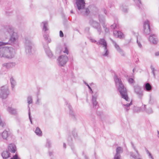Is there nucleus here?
Masks as SVG:
<instances>
[{"label":"nucleus","instance_id":"obj_20","mask_svg":"<svg viewBox=\"0 0 159 159\" xmlns=\"http://www.w3.org/2000/svg\"><path fill=\"white\" fill-rule=\"evenodd\" d=\"M143 89L145 91L149 92L152 90V87L150 83H146L144 85Z\"/></svg>","mask_w":159,"mask_h":159},{"label":"nucleus","instance_id":"obj_13","mask_svg":"<svg viewBox=\"0 0 159 159\" xmlns=\"http://www.w3.org/2000/svg\"><path fill=\"white\" fill-rule=\"evenodd\" d=\"M131 145L132 148H133L134 150L137 153V155H136L135 154H134L133 152H130V156L132 157L134 159H136L137 158L139 157L140 155L138 151L136 148V147L134 146V144L133 143H131Z\"/></svg>","mask_w":159,"mask_h":159},{"label":"nucleus","instance_id":"obj_12","mask_svg":"<svg viewBox=\"0 0 159 159\" xmlns=\"http://www.w3.org/2000/svg\"><path fill=\"white\" fill-rule=\"evenodd\" d=\"M110 39L114 45L115 48L116 50L121 54L122 56H124L125 54L123 50L120 48L119 45L113 39L110 38Z\"/></svg>","mask_w":159,"mask_h":159},{"label":"nucleus","instance_id":"obj_48","mask_svg":"<svg viewBox=\"0 0 159 159\" xmlns=\"http://www.w3.org/2000/svg\"><path fill=\"white\" fill-rule=\"evenodd\" d=\"M65 50L63 51V52L64 53H66L67 54L69 53V51L66 47L65 48Z\"/></svg>","mask_w":159,"mask_h":159},{"label":"nucleus","instance_id":"obj_8","mask_svg":"<svg viewBox=\"0 0 159 159\" xmlns=\"http://www.w3.org/2000/svg\"><path fill=\"white\" fill-rule=\"evenodd\" d=\"M68 60L67 56L65 55H61L59 56L57 61L58 65L60 67L64 66Z\"/></svg>","mask_w":159,"mask_h":159},{"label":"nucleus","instance_id":"obj_44","mask_svg":"<svg viewBox=\"0 0 159 159\" xmlns=\"http://www.w3.org/2000/svg\"><path fill=\"white\" fill-rule=\"evenodd\" d=\"M29 108V119H30V122L31 123V124H32V119H31V117L30 116V107H29V105L28 106V107Z\"/></svg>","mask_w":159,"mask_h":159},{"label":"nucleus","instance_id":"obj_58","mask_svg":"<svg viewBox=\"0 0 159 159\" xmlns=\"http://www.w3.org/2000/svg\"><path fill=\"white\" fill-rule=\"evenodd\" d=\"M143 108H144V110H145L146 105H143Z\"/></svg>","mask_w":159,"mask_h":159},{"label":"nucleus","instance_id":"obj_50","mask_svg":"<svg viewBox=\"0 0 159 159\" xmlns=\"http://www.w3.org/2000/svg\"><path fill=\"white\" fill-rule=\"evenodd\" d=\"M60 36L61 37H62L64 36V34L62 31H60Z\"/></svg>","mask_w":159,"mask_h":159},{"label":"nucleus","instance_id":"obj_15","mask_svg":"<svg viewBox=\"0 0 159 159\" xmlns=\"http://www.w3.org/2000/svg\"><path fill=\"white\" fill-rule=\"evenodd\" d=\"M66 105L67 106L69 110V115L73 119H75V114L72 109L70 105V104L68 103V102L66 101L65 102Z\"/></svg>","mask_w":159,"mask_h":159},{"label":"nucleus","instance_id":"obj_36","mask_svg":"<svg viewBox=\"0 0 159 159\" xmlns=\"http://www.w3.org/2000/svg\"><path fill=\"white\" fill-rule=\"evenodd\" d=\"M118 26V25L116 23H114L113 25H111V28L112 29H114L116 28H117Z\"/></svg>","mask_w":159,"mask_h":159},{"label":"nucleus","instance_id":"obj_7","mask_svg":"<svg viewBox=\"0 0 159 159\" xmlns=\"http://www.w3.org/2000/svg\"><path fill=\"white\" fill-rule=\"evenodd\" d=\"M9 94L7 86L5 85L1 87L0 91V97L2 99L7 98Z\"/></svg>","mask_w":159,"mask_h":159},{"label":"nucleus","instance_id":"obj_32","mask_svg":"<svg viewBox=\"0 0 159 159\" xmlns=\"http://www.w3.org/2000/svg\"><path fill=\"white\" fill-rule=\"evenodd\" d=\"M146 111L148 114H152L153 112V111L151 107H149L146 109Z\"/></svg>","mask_w":159,"mask_h":159},{"label":"nucleus","instance_id":"obj_21","mask_svg":"<svg viewBox=\"0 0 159 159\" xmlns=\"http://www.w3.org/2000/svg\"><path fill=\"white\" fill-rule=\"evenodd\" d=\"M10 154L9 151L6 150L3 152L2 153V156L4 159H7L10 157Z\"/></svg>","mask_w":159,"mask_h":159},{"label":"nucleus","instance_id":"obj_53","mask_svg":"<svg viewBox=\"0 0 159 159\" xmlns=\"http://www.w3.org/2000/svg\"><path fill=\"white\" fill-rule=\"evenodd\" d=\"M150 68L152 70V72H154L155 71V69L152 65L151 66Z\"/></svg>","mask_w":159,"mask_h":159},{"label":"nucleus","instance_id":"obj_1","mask_svg":"<svg viewBox=\"0 0 159 159\" xmlns=\"http://www.w3.org/2000/svg\"><path fill=\"white\" fill-rule=\"evenodd\" d=\"M3 34L7 36H9L10 38L7 44H11L17 42L18 36L17 33L14 31L13 28L11 27H7L5 28L0 30V34Z\"/></svg>","mask_w":159,"mask_h":159},{"label":"nucleus","instance_id":"obj_2","mask_svg":"<svg viewBox=\"0 0 159 159\" xmlns=\"http://www.w3.org/2000/svg\"><path fill=\"white\" fill-rule=\"evenodd\" d=\"M116 86V87L120 92L121 97L125 99L126 101L128 100V97L127 95V93L126 89L125 87L122 82L120 78L118 77L116 75L114 77Z\"/></svg>","mask_w":159,"mask_h":159},{"label":"nucleus","instance_id":"obj_39","mask_svg":"<svg viewBox=\"0 0 159 159\" xmlns=\"http://www.w3.org/2000/svg\"><path fill=\"white\" fill-rule=\"evenodd\" d=\"M120 155L115 154L114 157V159H120Z\"/></svg>","mask_w":159,"mask_h":159},{"label":"nucleus","instance_id":"obj_3","mask_svg":"<svg viewBox=\"0 0 159 159\" xmlns=\"http://www.w3.org/2000/svg\"><path fill=\"white\" fill-rule=\"evenodd\" d=\"M15 54V50L12 47L4 46L0 48L1 57L10 59L13 58Z\"/></svg>","mask_w":159,"mask_h":159},{"label":"nucleus","instance_id":"obj_37","mask_svg":"<svg viewBox=\"0 0 159 159\" xmlns=\"http://www.w3.org/2000/svg\"><path fill=\"white\" fill-rule=\"evenodd\" d=\"M84 83L86 86H88V87L89 88V89L90 90L91 93H93V91H92V89L90 87L89 85L87 83H86L85 81H84Z\"/></svg>","mask_w":159,"mask_h":159},{"label":"nucleus","instance_id":"obj_22","mask_svg":"<svg viewBox=\"0 0 159 159\" xmlns=\"http://www.w3.org/2000/svg\"><path fill=\"white\" fill-rule=\"evenodd\" d=\"M7 110L12 115H15L17 113L16 110L11 107H8Z\"/></svg>","mask_w":159,"mask_h":159},{"label":"nucleus","instance_id":"obj_47","mask_svg":"<svg viewBox=\"0 0 159 159\" xmlns=\"http://www.w3.org/2000/svg\"><path fill=\"white\" fill-rule=\"evenodd\" d=\"M128 81L130 83H133L134 82V80L132 78L129 79L128 80Z\"/></svg>","mask_w":159,"mask_h":159},{"label":"nucleus","instance_id":"obj_16","mask_svg":"<svg viewBox=\"0 0 159 159\" xmlns=\"http://www.w3.org/2000/svg\"><path fill=\"white\" fill-rule=\"evenodd\" d=\"M42 26V30L44 32H47L49 29L48 28V24L47 21H44L42 22L41 24Z\"/></svg>","mask_w":159,"mask_h":159},{"label":"nucleus","instance_id":"obj_41","mask_svg":"<svg viewBox=\"0 0 159 159\" xmlns=\"http://www.w3.org/2000/svg\"><path fill=\"white\" fill-rule=\"evenodd\" d=\"M134 111L136 112L140 111L142 109L140 107H135L134 109Z\"/></svg>","mask_w":159,"mask_h":159},{"label":"nucleus","instance_id":"obj_27","mask_svg":"<svg viewBox=\"0 0 159 159\" xmlns=\"http://www.w3.org/2000/svg\"><path fill=\"white\" fill-rule=\"evenodd\" d=\"M123 152V148L120 147H117L116 149V154L117 155H120V154L122 153Z\"/></svg>","mask_w":159,"mask_h":159},{"label":"nucleus","instance_id":"obj_10","mask_svg":"<svg viewBox=\"0 0 159 159\" xmlns=\"http://www.w3.org/2000/svg\"><path fill=\"white\" fill-rule=\"evenodd\" d=\"M134 93L137 95L138 98L140 99H142L143 96V91L142 90L141 88L137 85L134 87Z\"/></svg>","mask_w":159,"mask_h":159},{"label":"nucleus","instance_id":"obj_24","mask_svg":"<svg viewBox=\"0 0 159 159\" xmlns=\"http://www.w3.org/2000/svg\"><path fill=\"white\" fill-rule=\"evenodd\" d=\"M156 99L155 98L151 95H150L148 103L149 104L152 105L156 102Z\"/></svg>","mask_w":159,"mask_h":159},{"label":"nucleus","instance_id":"obj_59","mask_svg":"<svg viewBox=\"0 0 159 159\" xmlns=\"http://www.w3.org/2000/svg\"><path fill=\"white\" fill-rule=\"evenodd\" d=\"M52 155V152H49V156H51Z\"/></svg>","mask_w":159,"mask_h":159},{"label":"nucleus","instance_id":"obj_64","mask_svg":"<svg viewBox=\"0 0 159 159\" xmlns=\"http://www.w3.org/2000/svg\"><path fill=\"white\" fill-rule=\"evenodd\" d=\"M138 2H139L140 4H141V0H138Z\"/></svg>","mask_w":159,"mask_h":159},{"label":"nucleus","instance_id":"obj_26","mask_svg":"<svg viewBox=\"0 0 159 159\" xmlns=\"http://www.w3.org/2000/svg\"><path fill=\"white\" fill-rule=\"evenodd\" d=\"M10 81L12 89H13L16 85V81L12 77L10 78Z\"/></svg>","mask_w":159,"mask_h":159},{"label":"nucleus","instance_id":"obj_49","mask_svg":"<svg viewBox=\"0 0 159 159\" xmlns=\"http://www.w3.org/2000/svg\"><path fill=\"white\" fill-rule=\"evenodd\" d=\"M121 8H122L123 11L124 12H127L128 11V9L126 8H123L121 6Z\"/></svg>","mask_w":159,"mask_h":159},{"label":"nucleus","instance_id":"obj_4","mask_svg":"<svg viewBox=\"0 0 159 159\" xmlns=\"http://www.w3.org/2000/svg\"><path fill=\"white\" fill-rule=\"evenodd\" d=\"M25 52L27 54H31L34 43L29 37H26L25 38Z\"/></svg>","mask_w":159,"mask_h":159},{"label":"nucleus","instance_id":"obj_19","mask_svg":"<svg viewBox=\"0 0 159 159\" xmlns=\"http://www.w3.org/2000/svg\"><path fill=\"white\" fill-rule=\"evenodd\" d=\"M44 49L45 53L47 56L49 58H52L53 55L49 48L47 47Z\"/></svg>","mask_w":159,"mask_h":159},{"label":"nucleus","instance_id":"obj_46","mask_svg":"<svg viewBox=\"0 0 159 159\" xmlns=\"http://www.w3.org/2000/svg\"><path fill=\"white\" fill-rule=\"evenodd\" d=\"M7 43L6 42H0V48L2 47V46L7 45Z\"/></svg>","mask_w":159,"mask_h":159},{"label":"nucleus","instance_id":"obj_38","mask_svg":"<svg viewBox=\"0 0 159 159\" xmlns=\"http://www.w3.org/2000/svg\"><path fill=\"white\" fill-rule=\"evenodd\" d=\"M103 28H104V29L105 32L106 33H108V32L109 31V30L107 28L105 25H103Z\"/></svg>","mask_w":159,"mask_h":159},{"label":"nucleus","instance_id":"obj_11","mask_svg":"<svg viewBox=\"0 0 159 159\" xmlns=\"http://www.w3.org/2000/svg\"><path fill=\"white\" fill-rule=\"evenodd\" d=\"M143 32L146 35H149L151 32L149 22L148 20H145L143 24Z\"/></svg>","mask_w":159,"mask_h":159},{"label":"nucleus","instance_id":"obj_40","mask_svg":"<svg viewBox=\"0 0 159 159\" xmlns=\"http://www.w3.org/2000/svg\"><path fill=\"white\" fill-rule=\"evenodd\" d=\"M90 30L89 27H86L85 28L84 31L87 34H89V33Z\"/></svg>","mask_w":159,"mask_h":159},{"label":"nucleus","instance_id":"obj_34","mask_svg":"<svg viewBox=\"0 0 159 159\" xmlns=\"http://www.w3.org/2000/svg\"><path fill=\"white\" fill-rule=\"evenodd\" d=\"M117 38L120 39L123 38L124 37V35L121 32L119 31L118 34Z\"/></svg>","mask_w":159,"mask_h":159},{"label":"nucleus","instance_id":"obj_14","mask_svg":"<svg viewBox=\"0 0 159 159\" xmlns=\"http://www.w3.org/2000/svg\"><path fill=\"white\" fill-rule=\"evenodd\" d=\"M150 42L153 44H156L158 42V39L157 36L154 34H151L148 38Z\"/></svg>","mask_w":159,"mask_h":159},{"label":"nucleus","instance_id":"obj_35","mask_svg":"<svg viewBox=\"0 0 159 159\" xmlns=\"http://www.w3.org/2000/svg\"><path fill=\"white\" fill-rule=\"evenodd\" d=\"M39 94L37 95V99L36 101V102L35 103L37 105H39L40 103L41 99L39 98L38 97Z\"/></svg>","mask_w":159,"mask_h":159},{"label":"nucleus","instance_id":"obj_61","mask_svg":"<svg viewBox=\"0 0 159 159\" xmlns=\"http://www.w3.org/2000/svg\"><path fill=\"white\" fill-rule=\"evenodd\" d=\"M152 72V74H153L154 77H155V75L154 71Z\"/></svg>","mask_w":159,"mask_h":159},{"label":"nucleus","instance_id":"obj_52","mask_svg":"<svg viewBox=\"0 0 159 159\" xmlns=\"http://www.w3.org/2000/svg\"><path fill=\"white\" fill-rule=\"evenodd\" d=\"M68 141L69 144L71 143V142L72 141V139L70 137H69L68 139Z\"/></svg>","mask_w":159,"mask_h":159},{"label":"nucleus","instance_id":"obj_42","mask_svg":"<svg viewBox=\"0 0 159 159\" xmlns=\"http://www.w3.org/2000/svg\"><path fill=\"white\" fill-rule=\"evenodd\" d=\"M5 125V122L2 121L1 119H0V126H1L2 127H3Z\"/></svg>","mask_w":159,"mask_h":159},{"label":"nucleus","instance_id":"obj_33","mask_svg":"<svg viewBox=\"0 0 159 159\" xmlns=\"http://www.w3.org/2000/svg\"><path fill=\"white\" fill-rule=\"evenodd\" d=\"M27 102L29 105L32 103V99L31 96H29L27 98Z\"/></svg>","mask_w":159,"mask_h":159},{"label":"nucleus","instance_id":"obj_56","mask_svg":"<svg viewBox=\"0 0 159 159\" xmlns=\"http://www.w3.org/2000/svg\"><path fill=\"white\" fill-rule=\"evenodd\" d=\"M90 40L92 42H93V43H96V42L97 43V41L96 40H95L94 39H91Z\"/></svg>","mask_w":159,"mask_h":159},{"label":"nucleus","instance_id":"obj_43","mask_svg":"<svg viewBox=\"0 0 159 159\" xmlns=\"http://www.w3.org/2000/svg\"><path fill=\"white\" fill-rule=\"evenodd\" d=\"M119 31H118L116 30L114 31L113 32V34L114 35L116 38H117V35H118V34Z\"/></svg>","mask_w":159,"mask_h":159},{"label":"nucleus","instance_id":"obj_60","mask_svg":"<svg viewBox=\"0 0 159 159\" xmlns=\"http://www.w3.org/2000/svg\"><path fill=\"white\" fill-rule=\"evenodd\" d=\"M146 152H147V153L148 154V153H150L149 151H148V150H147V149H146Z\"/></svg>","mask_w":159,"mask_h":159},{"label":"nucleus","instance_id":"obj_5","mask_svg":"<svg viewBox=\"0 0 159 159\" xmlns=\"http://www.w3.org/2000/svg\"><path fill=\"white\" fill-rule=\"evenodd\" d=\"M76 4L79 11L82 10V14L83 15L86 16L89 14V11L88 8L84 9L85 4L84 0H76Z\"/></svg>","mask_w":159,"mask_h":159},{"label":"nucleus","instance_id":"obj_29","mask_svg":"<svg viewBox=\"0 0 159 159\" xmlns=\"http://www.w3.org/2000/svg\"><path fill=\"white\" fill-rule=\"evenodd\" d=\"M35 132L38 136H41L42 135V131L38 127L36 128Z\"/></svg>","mask_w":159,"mask_h":159},{"label":"nucleus","instance_id":"obj_9","mask_svg":"<svg viewBox=\"0 0 159 159\" xmlns=\"http://www.w3.org/2000/svg\"><path fill=\"white\" fill-rule=\"evenodd\" d=\"M89 23L91 26L97 30L99 34H100L102 30L99 23L93 19L90 20Z\"/></svg>","mask_w":159,"mask_h":159},{"label":"nucleus","instance_id":"obj_28","mask_svg":"<svg viewBox=\"0 0 159 159\" xmlns=\"http://www.w3.org/2000/svg\"><path fill=\"white\" fill-rule=\"evenodd\" d=\"M8 136V134L7 131L5 130L2 133V137L4 139H6Z\"/></svg>","mask_w":159,"mask_h":159},{"label":"nucleus","instance_id":"obj_25","mask_svg":"<svg viewBox=\"0 0 159 159\" xmlns=\"http://www.w3.org/2000/svg\"><path fill=\"white\" fill-rule=\"evenodd\" d=\"M97 96L96 95L92 96V102L93 106H96L98 104V102L96 101Z\"/></svg>","mask_w":159,"mask_h":159},{"label":"nucleus","instance_id":"obj_23","mask_svg":"<svg viewBox=\"0 0 159 159\" xmlns=\"http://www.w3.org/2000/svg\"><path fill=\"white\" fill-rule=\"evenodd\" d=\"M43 37L44 39L48 43L50 42L51 40L50 38H49L48 34V32H44Z\"/></svg>","mask_w":159,"mask_h":159},{"label":"nucleus","instance_id":"obj_6","mask_svg":"<svg viewBox=\"0 0 159 159\" xmlns=\"http://www.w3.org/2000/svg\"><path fill=\"white\" fill-rule=\"evenodd\" d=\"M96 44L100 46L104 49V51L102 53L103 56H107L109 54V52L107 49V44L106 40L104 38L100 39L97 42Z\"/></svg>","mask_w":159,"mask_h":159},{"label":"nucleus","instance_id":"obj_57","mask_svg":"<svg viewBox=\"0 0 159 159\" xmlns=\"http://www.w3.org/2000/svg\"><path fill=\"white\" fill-rule=\"evenodd\" d=\"M155 55L156 56H159V51L156 52Z\"/></svg>","mask_w":159,"mask_h":159},{"label":"nucleus","instance_id":"obj_51","mask_svg":"<svg viewBox=\"0 0 159 159\" xmlns=\"http://www.w3.org/2000/svg\"><path fill=\"white\" fill-rule=\"evenodd\" d=\"M137 43H138L139 47L140 48H141L142 47V45L141 44V43H140V42H139L138 41V40H137Z\"/></svg>","mask_w":159,"mask_h":159},{"label":"nucleus","instance_id":"obj_54","mask_svg":"<svg viewBox=\"0 0 159 159\" xmlns=\"http://www.w3.org/2000/svg\"><path fill=\"white\" fill-rule=\"evenodd\" d=\"M148 154V155L149 157L151 159H154L153 157L152 156V154H151L150 153H149Z\"/></svg>","mask_w":159,"mask_h":159},{"label":"nucleus","instance_id":"obj_63","mask_svg":"<svg viewBox=\"0 0 159 159\" xmlns=\"http://www.w3.org/2000/svg\"><path fill=\"white\" fill-rule=\"evenodd\" d=\"M157 133H158L157 135V137L159 138V131L157 130Z\"/></svg>","mask_w":159,"mask_h":159},{"label":"nucleus","instance_id":"obj_18","mask_svg":"<svg viewBox=\"0 0 159 159\" xmlns=\"http://www.w3.org/2000/svg\"><path fill=\"white\" fill-rule=\"evenodd\" d=\"M8 149L9 151L14 153L16 151V147L15 145L13 144H10L8 147Z\"/></svg>","mask_w":159,"mask_h":159},{"label":"nucleus","instance_id":"obj_31","mask_svg":"<svg viewBox=\"0 0 159 159\" xmlns=\"http://www.w3.org/2000/svg\"><path fill=\"white\" fill-rule=\"evenodd\" d=\"M52 143L51 141L49 139L47 140L46 143V147L48 148H50L51 147Z\"/></svg>","mask_w":159,"mask_h":159},{"label":"nucleus","instance_id":"obj_45","mask_svg":"<svg viewBox=\"0 0 159 159\" xmlns=\"http://www.w3.org/2000/svg\"><path fill=\"white\" fill-rule=\"evenodd\" d=\"M10 159H20V158L18 157L17 154H16Z\"/></svg>","mask_w":159,"mask_h":159},{"label":"nucleus","instance_id":"obj_55","mask_svg":"<svg viewBox=\"0 0 159 159\" xmlns=\"http://www.w3.org/2000/svg\"><path fill=\"white\" fill-rule=\"evenodd\" d=\"M101 16H100V15H99V21H100V22H102V20H103H103H102V18H101Z\"/></svg>","mask_w":159,"mask_h":159},{"label":"nucleus","instance_id":"obj_17","mask_svg":"<svg viewBox=\"0 0 159 159\" xmlns=\"http://www.w3.org/2000/svg\"><path fill=\"white\" fill-rule=\"evenodd\" d=\"M16 65L15 62L5 63L2 64L3 67L7 69L10 68Z\"/></svg>","mask_w":159,"mask_h":159},{"label":"nucleus","instance_id":"obj_30","mask_svg":"<svg viewBox=\"0 0 159 159\" xmlns=\"http://www.w3.org/2000/svg\"><path fill=\"white\" fill-rule=\"evenodd\" d=\"M132 104V102L131 101L129 103H127L126 104H123V106L124 107L126 111H127L129 110V107Z\"/></svg>","mask_w":159,"mask_h":159},{"label":"nucleus","instance_id":"obj_62","mask_svg":"<svg viewBox=\"0 0 159 159\" xmlns=\"http://www.w3.org/2000/svg\"><path fill=\"white\" fill-rule=\"evenodd\" d=\"M66 144L65 143H64L63 144V147L64 148H66Z\"/></svg>","mask_w":159,"mask_h":159}]
</instances>
